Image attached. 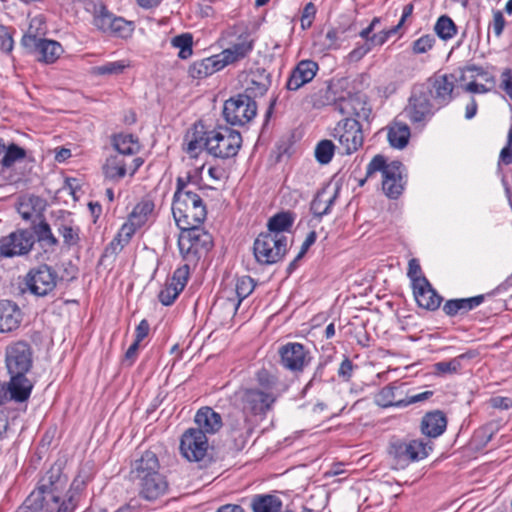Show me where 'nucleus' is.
<instances>
[{
    "label": "nucleus",
    "mask_w": 512,
    "mask_h": 512,
    "mask_svg": "<svg viewBox=\"0 0 512 512\" xmlns=\"http://www.w3.org/2000/svg\"><path fill=\"white\" fill-rule=\"evenodd\" d=\"M375 172L382 173V190L391 199L398 198L404 189V166L399 161L387 164L384 156L376 155L366 168V176L371 177Z\"/></svg>",
    "instance_id": "1"
},
{
    "label": "nucleus",
    "mask_w": 512,
    "mask_h": 512,
    "mask_svg": "<svg viewBox=\"0 0 512 512\" xmlns=\"http://www.w3.org/2000/svg\"><path fill=\"white\" fill-rule=\"evenodd\" d=\"M172 214L177 226L201 225L206 219V207L196 193H178L173 197Z\"/></svg>",
    "instance_id": "2"
},
{
    "label": "nucleus",
    "mask_w": 512,
    "mask_h": 512,
    "mask_svg": "<svg viewBox=\"0 0 512 512\" xmlns=\"http://www.w3.org/2000/svg\"><path fill=\"white\" fill-rule=\"evenodd\" d=\"M178 248L181 256L187 262H196L202 254L207 253L213 246L210 233L199 225L180 227Z\"/></svg>",
    "instance_id": "3"
},
{
    "label": "nucleus",
    "mask_w": 512,
    "mask_h": 512,
    "mask_svg": "<svg viewBox=\"0 0 512 512\" xmlns=\"http://www.w3.org/2000/svg\"><path fill=\"white\" fill-rule=\"evenodd\" d=\"M241 144V134L228 127H219L205 133V149L217 158L226 159L236 156Z\"/></svg>",
    "instance_id": "4"
},
{
    "label": "nucleus",
    "mask_w": 512,
    "mask_h": 512,
    "mask_svg": "<svg viewBox=\"0 0 512 512\" xmlns=\"http://www.w3.org/2000/svg\"><path fill=\"white\" fill-rule=\"evenodd\" d=\"M330 135L337 141L342 155H352L364 143L362 125L352 117H345L338 121Z\"/></svg>",
    "instance_id": "5"
},
{
    "label": "nucleus",
    "mask_w": 512,
    "mask_h": 512,
    "mask_svg": "<svg viewBox=\"0 0 512 512\" xmlns=\"http://www.w3.org/2000/svg\"><path fill=\"white\" fill-rule=\"evenodd\" d=\"M253 251L258 263L274 264L287 251V237L283 234L261 233L254 241Z\"/></svg>",
    "instance_id": "6"
},
{
    "label": "nucleus",
    "mask_w": 512,
    "mask_h": 512,
    "mask_svg": "<svg viewBox=\"0 0 512 512\" xmlns=\"http://www.w3.org/2000/svg\"><path fill=\"white\" fill-rule=\"evenodd\" d=\"M60 483V471L50 469L40 479L37 488L26 498L24 505L29 512H50L44 508L45 495H51L52 501L58 503L60 498L56 494Z\"/></svg>",
    "instance_id": "7"
},
{
    "label": "nucleus",
    "mask_w": 512,
    "mask_h": 512,
    "mask_svg": "<svg viewBox=\"0 0 512 512\" xmlns=\"http://www.w3.org/2000/svg\"><path fill=\"white\" fill-rule=\"evenodd\" d=\"M438 109L430 101L429 92L420 85L413 88L403 113L412 123L417 124L427 122Z\"/></svg>",
    "instance_id": "8"
},
{
    "label": "nucleus",
    "mask_w": 512,
    "mask_h": 512,
    "mask_svg": "<svg viewBox=\"0 0 512 512\" xmlns=\"http://www.w3.org/2000/svg\"><path fill=\"white\" fill-rule=\"evenodd\" d=\"M238 400L246 416H266L277 401L274 394L251 387L240 390Z\"/></svg>",
    "instance_id": "9"
},
{
    "label": "nucleus",
    "mask_w": 512,
    "mask_h": 512,
    "mask_svg": "<svg viewBox=\"0 0 512 512\" xmlns=\"http://www.w3.org/2000/svg\"><path fill=\"white\" fill-rule=\"evenodd\" d=\"M59 277L56 271L47 264L31 268L24 277L26 289L33 295L43 297L50 294L56 287Z\"/></svg>",
    "instance_id": "10"
},
{
    "label": "nucleus",
    "mask_w": 512,
    "mask_h": 512,
    "mask_svg": "<svg viewBox=\"0 0 512 512\" xmlns=\"http://www.w3.org/2000/svg\"><path fill=\"white\" fill-rule=\"evenodd\" d=\"M256 112V102L246 94H239L224 103L223 115L231 125H245L256 116Z\"/></svg>",
    "instance_id": "11"
},
{
    "label": "nucleus",
    "mask_w": 512,
    "mask_h": 512,
    "mask_svg": "<svg viewBox=\"0 0 512 512\" xmlns=\"http://www.w3.org/2000/svg\"><path fill=\"white\" fill-rule=\"evenodd\" d=\"M35 243L33 232L17 229L0 238V256L13 258L27 255Z\"/></svg>",
    "instance_id": "12"
},
{
    "label": "nucleus",
    "mask_w": 512,
    "mask_h": 512,
    "mask_svg": "<svg viewBox=\"0 0 512 512\" xmlns=\"http://www.w3.org/2000/svg\"><path fill=\"white\" fill-rule=\"evenodd\" d=\"M429 450H431V447L422 440H396L391 443L389 454L394 458L397 465L404 468L410 462L427 457Z\"/></svg>",
    "instance_id": "13"
},
{
    "label": "nucleus",
    "mask_w": 512,
    "mask_h": 512,
    "mask_svg": "<svg viewBox=\"0 0 512 512\" xmlns=\"http://www.w3.org/2000/svg\"><path fill=\"white\" fill-rule=\"evenodd\" d=\"M180 452L190 462H200L207 456L209 444L207 436L200 429L189 428L180 441Z\"/></svg>",
    "instance_id": "14"
},
{
    "label": "nucleus",
    "mask_w": 512,
    "mask_h": 512,
    "mask_svg": "<svg viewBox=\"0 0 512 512\" xmlns=\"http://www.w3.org/2000/svg\"><path fill=\"white\" fill-rule=\"evenodd\" d=\"M32 366V351L25 341H17L6 348V367L9 374H26Z\"/></svg>",
    "instance_id": "15"
},
{
    "label": "nucleus",
    "mask_w": 512,
    "mask_h": 512,
    "mask_svg": "<svg viewBox=\"0 0 512 512\" xmlns=\"http://www.w3.org/2000/svg\"><path fill=\"white\" fill-rule=\"evenodd\" d=\"M278 353L281 365L294 373L302 372L311 361L309 350L304 345L296 342L282 345Z\"/></svg>",
    "instance_id": "16"
},
{
    "label": "nucleus",
    "mask_w": 512,
    "mask_h": 512,
    "mask_svg": "<svg viewBox=\"0 0 512 512\" xmlns=\"http://www.w3.org/2000/svg\"><path fill=\"white\" fill-rule=\"evenodd\" d=\"M456 80L454 74L437 75L429 79V87L425 89L438 108L447 105L453 99L452 93Z\"/></svg>",
    "instance_id": "17"
},
{
    "label": "nucleus",
    "mask_w": 512,
    "mask_h": 512,
    "mask_svg": "<svg viewBox=\"0 0 512 512\" xmlns=\"http://www.w3.org/2000/svg\"><path fill=\"white\" fill-rule=\"evenodd\" d=\"M254 279L250 276H242L237 279L235 285L236 298L220 299L215 305V309H223L229 316L233 317L242 301L247 298L255 289Z\"/></svg>",
    "instance_id": "18"
},
{
    "label": "nucleus",
    "mask_w": 512,
    "mask_h": 512,
    "mask_svg": "<svg viewBox=\"0 0 512 512\" xmlns=\"http://www.w3.org/2000/svg\"><path fill=\"white\" fill-rule=\"evenodd\" d=\"M138 489L139 496L145 500L153 501L164 495L168 489L165 476L159 472L153 476L133 481Z\"/></svg>",
    "instance_id": "19"
},
{
    "label": "nucleus",
    "mask_w": 512,
    "mask_h": 512,
    "mask_svg": "<svg viewBox=\"0 0 512 512\" xmlns=\"http://www.w3.org/2000/svg\"><path fill=\"white\" fill-rule=\"evenodd\" d=\"M253 40L248 35H241L237 41L232 43L218 55L221 65L225 68L246 58L253 50Z\"/></svg>",
    "instance_id": "20"
},
{
    "label": "nucleus",
    "mask_w": 512,
    "mask_h": 512,
    "mask_svg": "<svg viewBox=\"0 0 512 512\" xmlns=\"http://www.w3.org/2000/svg\"><path fill=\"white\" fill-rule=\"evenodd\" d=\"M319 69L318 64L313 60H301L292 70L286 87L290 91H296L305 84L311 82Z\"/></svg>",
    "instance_id": "21"
},
{
    "label": "nucleus",
    "mask_w": 512,
    "mask_h": 512,
    "mask_svg": "<svg viewBox=\"0 0 512 512\" xmlns=\"http://www.w3.org/2000/svg\"><path fill=\"white\" fill-rule=\"evenodd\" d=\"M335 109L347 117L354 116L362 120H368L371 114V107L360 95L340 99L335 103Z\"/></svg>",
    "instance_id": "22"
},
{
    "label": "nucleus",
    "mask_w": 512,
    "mask_h": 512,
    "mask_svg": "<svg viewBox=\"0 0 512 512\" xmlns=\"http://www.w3.org/2000/svg\"><path fill=\"white\" fill-rule=\"evenodd\" d=\"M160 472V463L157 455L152 451H145L131 465L130 478L132 481Z\"/></svg>",
    "instance_id": "23"
},
{
    "label": "nucleus",
    "mask_w": 512,
    "mask_h": 512,
    "mask_svg": "<svg viewBox=\"0 0 512 512\" xmlns=\"http://www.w3.org/2000/svg\"><path fill=\"white\" fill-rule=\"evenodd\" d=\"M404 387V384H397L396 382L383 387L375 395V404L382 408L405 407L404 398L406 395Z\"/></svg>",
    "instance_id": "24"
},
{
    "label": "nucleus",
    "mask_w": 512,
    "mask_h": 512,
    "mask_svg": "<svg viewBox=\"0 0 512 512\" xmlns=\"http://www.w3.org/2000/svg\"><path fill=\"white\" fill-rule=\"evenodd\" d=\"M413 294L417 304L427 310L434 311L439 308L442 297L433 289L427 279H419Z\"/></svg>",
    "instance_id": "25"
},
{
    "label": "nucleus",
    "mask_w": 512,
    "mask_h": 512,
    "mask_svg": "<svg viewBox=\"0 0 512 512\" xmlns=\"http://www.w3.org/2000/svg\"><path fill=\"white\" fill-rule=\"evenodd\" d=\"M21 322V312L16 304L9 300L0 301V332L17 329Z\"/></svg>",
    "instance_id": "26"
},
{
    "label": "nucleus",
    "mask_w": 512,
    "mask_h": 512,
    "mask_svg": "<svg viewBox=\"0 0 512 512\" xmlns=\"http://www.w3.org/2000/svg\"><path fill=\"white\" fill-rule=\"evenodd\" d=\"M197 425L196 429H200L206 434H214L222 427V418L219 413L215 412L211 407L200 408L194 418Z\"/></svg>",
    "instance_id": "27"
},
{
    "label": "nucleus",
    "mask_w": 512,
    "mask_h": 512,
    "mask_svg": "<svg viewBox=\"0 0 512 512\" xmlns=\"http://www.w3.org/2000/svg\"><path fill=\"white\" fill-rule=\"evenodd\" d=\"M447 426L446 416L442 411L436 410L425 414L421 421V431L430 438H437L443 434Z\"/></svg>",
    "instance_id": "28"
},
{
    "label": "nucleus",
    "mask_w": 512,
    "mask_h": 512,
    "mask_svg": "<svg viewBox=\"0 0 512 512\" xmlns=\"http://www.w3.org/2000/svg\"><path fill=\"white\" fill-rule=\"evenodd\" d=\"M131 165H128L125 158L120 154H114L107 157L105 163L102 166V172L105 179L113 182H118L128 172Z\"/></svg>",
    "instance_id": "29"
},
{
    "label": "nucleus",
    "mask_w": 512,
    "mask_h": 512,
    "mask_svg": "<svg viewBox=\"0 0 512 512\" xmlns=\"http://www.w3.org/2000/svg\"><path fill=\"white\" fill-rule=\"evenodd\" d=\"M271 85V75L264 68L251 71L247 79L246 92L248 96L257 97L266 93Z\"/></svg>",
    "instance_id": "30"
},
{
    "label": "nucleus",
    "mask_w": 512,
    "mask_h": 512,
    "mask_svg": "<svg viewBox=\"0 0 512 512\" xmlns=\"http://www.w3.org/2000/svg\"><path fill=\"white\" fill-rule=\"evenodd\" d=\"M223 69L217 54L197 60L189 67V75L195 79H203Z\"/></svg>",
    "instance_id": "31"
},
{
    "label": "nucleus",
    "mask_w": 512,
    "mask_h": 512,
    "mask_svg": "<svg viewBox=\"0 0 512 512\" xmlns=\"http://www.w3.org/2000/svg\"><path fill=\"white\" fill-rule=\"evenodd\" d=\"M133 235L131 228L122 225L112 241L105 247L101 262L106 259L115 260L116 256L128 245Z\"/></svg>",
    "instance_id": "32"
},
{
    "label": "nucleus",
    "mask_w": 512,
    "mask_h": 512,
    "mask_svg": "<svg viewBox=\"0 0 512 512\" xmlns=\"http://www.w3.org/2000/svg\"><path fill=\"white\" fill-rule=\"evenodd\" d=\"M484 301L483 295H477L469 298H459L448 300L444 306L443 311L448 316H456L457 314H465L479 305Z\"/></svg>",
    "instance_id": "33"
},
{
    "label": "nucleus",
    "mask_w": 512,
    "mask_h": 512,
    "mask_svg": "<svg viewBox=\"0 0 512 512\" xmlns=\"http://www.w3.org/2000/svg\"><path fill=\"white\" fill-rule=\"evenodd\" d=\"M10 381L8 384V391L10 393L11 399L17 402L26 401L31 394L33 385L26 378V374H9Z\"/></svg>",
    "instance_id": "34"
},
{
    "label": "nucleus",
    "mask_w": 512,
    "mask_h": 512,
    "mask_svg": "<svg viewBox=\"0 0 512 512\" xmlns=\"http://www.w3.org/2000/svg\"><path fill=\"white\" fill-rule=\"evenodd\" d=\"M154 210V203L150 200L139 202L129 215L128 221L123 226H128L135 234L136 230L141 228L148 221L149 216Z\"/></svg>",
    "instance_id": "35"
},
{
    "label": "nucleus",
    "mask_w": 512,
    "mask_h": 512,
    "mask_svg": "<svg viewBox=\"0 0 512 512\" xmlns=\"http://www.w3.org/2000/svg\"><path fill=\"white\" fill-rule=\"evenodd\" d=\"M410 135V128L404 122L394 121L388 126L387 139L393 148H405L409 142Z\"/></svg>",
    "instance_id": "36"
},
{
    "label": "nucleus",
    "mask_w": 512,
    "mask_h": 512,
    "mask_svg": "<svg viewBox=\"0 0 512 512\" xmlns=\"http://www.w3.org/2000/svg\"><path fill=\"white\" fill-rule=\"evenodd\" d=\"M250 507L253 512H280L283 502L273 494H257L251 499Z\"/></svg>",
    "instance_id": "37"
},
{
    "label": "nucleus",
    "mask_w": 512,
    "mask_h": 512,
    "mask_svg": "<svg viewBox=\"0 0 512 512\" xmlns=\"http://www.w3.org/2000/svg\"><path fill=\"white\" fill-rule=\"evenodd\" d=\"M256 386L253 389H258L262 392H268L275 395L278 399L281 391L279 390V381L276 375L267 369H260L255 374Z\"/></svg>",
    "instance_id": "38"
},
{
    "label": "nucleus",
    "mask_w": 512,
    "mask_h": 512,
    "mask_svg": "<svg viewBox=\"0 0 512 512\" xmlns=\"http://www.w3.org/2000/svg\"><path fill=\"white\" fill-rule=\"evenodd\" d=\"M112 145L117 151L116 154H120L124 158L125 156L134 155L140 150L138 139L132 134L120 133L114 135L112 138Z\"/></svg>",
    "instance_id": "39"
},
{
    "label": "nucleus",
    "mask_w": 512,
    "mask_h": 512,
    "mask_svg": "<svg viewBox=\"0 0 512 512\" xmlns=\"http://www.w3.org/2000/svg\"><path fill=\"white\" fill-rule=\"evenodd\" d=\"M92 9L87 7V11H90L93 15V25L100 31L106 33L109 31L110 23L114 19L115 15L111 13L107 7L99 3H91Z\"/></svg>",
    "instance_id": "40"
},
{
    "label": "nucleus",
    "mask_w": 512,
    "mask_h": 512,
    "mask_svg": "<svg viewBox=\"0 0 512 512\" xmlns=\"http://www.w3.org/2000/svg\"><path fill=\"white\" fill-rule=\"evenodd\" d=\"M435 34L443 41H448L457 35L458 28L448 15H441L434 24Z\"/></svg>",
    "instance_id": "41"
},
{
    "label": "nucleus",
    "mask_w": 512,
    "mask_h": 512,
    "mask_svg": "<svg viewBox=\"0 0 512 512\" xmlns=\"http://www.w3.org/2000/svg\"><path fill=\"white\" fill-rule=\"evenodd\" d=\"M335 198L336 194L328 195L325 190L318 192L311 202L312 213L317 217L328 214Z\"/></svg>",
    "instance_id": "42"
},
{
    "label": "nucleus",
    "mask_w": 512,
    "mask_h": 512,
    "mask_svg": "<svg viewBox=\"0 0 512 512\" xmlns=\"http://www.w3.org/2000/svg\"><path fill=\"white\" fill-rule=\"evenodd\" d=\"M294 218L290 212H280L271 217L268 221V233L281 234L288 231L293 225Z\"/></svg>",
    "instance_id": "43"
},
{
    "label": "nucleus",
    "mask_w": 512,
    "mask_h": 512,
    "mask_svg": "<svg viewBox=\"0 0 512 512\" xmlns=\"http://www.w3.org/2000/svg\"><path fill=\"white\" fill-rule=\"evenodd\" d=\"M63 52L62 46L60 43L44 39L42 43H40V48L38 50V59L46 62L53 63Z\"/></svg>",
    "instance_id": "44"
},
{
    "label": "nucleus",
    "mask_w": 512,
    "mask_h": 512,
    "mask_svg": "<svg viewBox=\"0 0 512 512\" xmlns=\"http://www.w3.org/2000/svg\"><path fill=\"white\" fill-rule=\"evenodd\" d=\"M127 67H129L128 61L119 60L94 66L91 68V73L96 76L119 75L122 74Z\"/></svg>",
    "instance_id": "45"
},
{
    "label": "nucleus",
    "mask_w": 512,
    "mask_h": 512,
    "mask_svg": "<svg viewBox=\"0 0 512 512\" xmlns=\"http://www.w3.org/2000/svg\"><path fill=\"white\" fill-rule=\"evenodd\" d=\"M171 44L174 48L179 49L178 57L181 59H188L193 53V37L190 33H183L173 37Z\"/></svg>",
    "instance_id": "46"
},
{
    "label": "nucleus",
    "mask_w": 512,
    "mask_h": 512,
    "mask_svg": "<svg viewBox=\"0 0 512 512\" xmlns=\"http://www.w3.org/2000/svg\"><path fill=\"white\" fill-rule=\"evenodd\" d=\"M57 230L65 245L71 247L80 242V228L78 226L72 223H61Z\"/></svg>",
    "instance_id": "47"
},
{
    "label": "nucleus",
    "mask_w": 512,
    "mask_h": 512,
    "mask_svg": "<svg viewBox=\"0 0 512 512\" xmlns=\"http://www.w3.org/2000/svg\"><path fill=\"white\" fill-rule=\"evenodd\" d=\"M133 32V25L131 22L126 21L122 17L115 16L112 22L110 23L109 31L106 33L121 37L127 38Z\"/></svg>",
    "instance_id": "48"
},
{
    "label": "nucleus",
    "mask_w": 512,
    "mask_h": 512,
    "mask_svg": "<svg viewBox=\"0 0 512 512\" xmlns=\"http://www.w3.org/2000/svg\"><path fill=\"white\" fill-rule=\"evenodd\" d=\"M36 235L39 242L54 247L58 244L57 238L53 235L50 225L46 221H41L34 227L33 235Z\"/></svg>",
    "instance_id": "49"
},
{
    "label": "nucleus",
    "mask_w": 512,
    "mask_h": 512,
    "mask_svg": "<svg viewBox=\"0 0 512 512\" xmlns=\"http://www.w3.org/2000/svg\"><path fill=\"white\" fill-rule=\"evenodd\" d=\"M335 145L331 140H321L315 148V158L321 164H328L334 155Z\"/></svg>",
    "instance_id": "50"
},
{
    "label": "nucleus",
    "mask_w": 512,
    "mask_h": 512,
    "mask_svg": "<svg viewBox=\"0 0 512 512\" xmlns=\"http://www.w3.org/2000/svg\"><path fill=\"white\" fill-rule=\"evenodd\" d=\"M343 28H330L324 36L322 46L326 50H337L341 47L343 39L341 35L345 33Z\"/></svg>",
    "instance_id": "51"
},
{
    "label": "nucleus",
    "mask_w": 512,
    "mask_h": 512,
    "mask_svg": "<svg viewBox=\"0 0 512 512\" xmlns=\"http://www.w3.org/2000/svg\"><path fill=\"white\" fill-rule=\"evenodd\" d=\"M436 39L432 34H425L412 43V52L415 55L424 54L432 50Z\"/></svg>",
    "instance_id": "52"
},
{
    "label": "nucleus",
    "mask_w": 512,
    "mask_h": 512,
    "mask_svg": "<svg viewBox=\"0 0 512 512\" xmlns=\"http://www.w3.org/2000/svg\"><path fill=\"white\" fill-rule=\"evenodd\" d=\"M26 152L23 148L16 144H11L5 152L1 163L4 167H11L16 161L21 160L25 157Z\"/></svg>",
    "instance_id": "53"
},
{
    "label": "nucleus",
    "mask_w": 512,
    "mask_h": 512,
    "mask_svg": "<svg viewBox=\"0 0 512 512\" xmlns=\"http://www.w3.org/2000/svg\"><path fill=\"white\" fill-rule=\"evenodd\" d=\"M182 292L181 287L175 286L173 283H167L164 289H162L158 295L159 301L165 305H171L179 294Z\"/></svg>",
    "instance_id": "54"
},
{
    "label": "nucleus",
    "mask_w": 512,
    "mask_h": 512,
    "mask_svg": "<svg viewBox=\"0 0 512 512\" xmlns=\"http://www.w3.org/2000/svg\"><path fill=\"white\" fill-rule=\"evenodd\" d=\"M465 357V354H461L458 357L451 359L450 361L438 362L434 365L435 370L438 373H455L461 369V360Z\"/></svg>",
    "instance_id": "55"
},
{
    "label": "nucleus",
    "mask_w": 512,
    "mask_h": 512,
    "mask_svg": "<svg viewBox=\"0 0 512 512\" xmlns=\"http://www.w3.org/2000/svg\"><path fill=\"white\" fill-rule=\"evenodd\" d=\"M372 50L371 43L365 41L364 43L357 44L356 47L347 55L349 62H359Z\"/></svg>",
    "instance_id": "56"
},
{
    "label": "nucleus",
    "mask_w": 512,
    "mask_h": 512,
    "mask_svg": "<svg viewBox=\"0 0 512 512\" xmlns=\"http://www.w3.org/2000/svg\"><path fill=\"white\" fill-rule=\"evenodd\" d=\"M399 30L397 26L382 30L379 33L373 34L368 40V43H371L372 48L375 45L382 46L391 36L397 34Z\"/></svg>",
    "instance_id": "57"
},
{
    "label": "nucleus",
    "mask_w": 512,
    "mask_h": 512,
    "mask_svg": "<svg viewBox=\"0 0 512 512\" xmlns=\"http://www.w3.org/2000/svg\"><path fill=\"white\" fill-rule=\"evenodd\" d=\"M315 15H316V6L312 2L307 3L303 8V11L301 14V19H300L301 28L303 30H306L311 27V25L315 19Z\"/></svg>",
    "instance_id": "58"
},
{
    "label": "nucleus",
    "mask_w": 512,
    "mask_h": 512,
    "mask_svg": "<svg viewBox=\"0 0 512 512\" xmlns=\"http://www.w3.org/2000/svg\"><path fill=\"white\" fill-rule=\"evenodd\" d=\"M189 273H190V268H189L188 264H185V265L179 267L178 269H176L174 271L170 283H173L177 287L180 286L181 290H183L187 283Z\"/></svg>",
    "instance_id": "59"
},
{
    "label": "nucleus",
    "mask_w": 512,
    "mask_h": 512,
    "mask_svg": "<svg viewBox=\"0 0 512 512\" xmlns=\"http://www.w3.org/2000/svg\"><path fill=\"white\" fill-rule=\"evenodd\" d=\"M505 26L506 20L503 16L502 11L493 10V19L489 27L492 28L493 33L497 38H500L502 36Z\"/></svg>",
    "instance_id": "60"
},
{
    "label": "nucleus",
    "mask_w": 512,
    "mask_h": 512,
    "mask_svg": "<svg viewBox=\"0 0 512 512\" xmlns=\"http://www.w3.org/2000/svg\"><path fill=\"white\" fill-rule=\"evenodd\" d=\"M499 88L512 101V69L505 68L500 74Z\"/></svg>",
    "instance_id": "61"
},
{
    "label": "nucleus",
    "mask_w": 512,
    "mask_h": 512,
    "mask_svg": "<svg viewBox=\"0 0 512 512\" xmlns=\"http://www.w3.org/2000/svg\"><path fill=\"white\" fill-rule=\"evenodd\" d=\"M408 277L412 281V286L415 287L419 279H427L422 275L421 267L417 259L413 258L408 263Z\"/></svg>",
    "instance_id": "62"
},
{
    "label": "nucleus",
    "mask_w": 512,
    "mask_h": 512,
    "mask_svg": "<svg viewBox=\"0 0 512 512\" xmlns=\"http://www.w3.org/2000/svg\"><path fill=\"white\" fill-rule=\"evenodd\" d=\"M205 138H197L195 137V134H193V137L188 141L186 151L191 157H197L199 152L205 148L204 145Z\"/></svg>",
    "instance_id": "63"
},
{
    "label": "nucleus",
    "mask_w": 512,
    "mask_h": 512,
    "mask_svg": "<svg viewBox=\"0 0 512 512\" xmlns=\"http://www.w3.org/2000/svg\"><path fill=\"white\" fill-rule=\"evenodd\" d=\"M43 40L44 39L38 38L36 35L27 34L22 38V45L30 51L38 53L40 43H42Z\"/></svg>",
    "instance_id": "64"
}]
</instances>
